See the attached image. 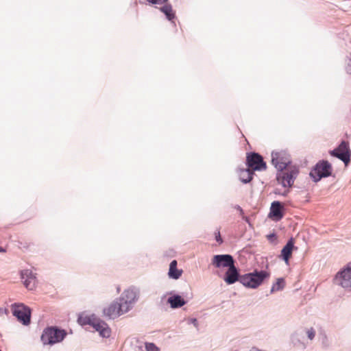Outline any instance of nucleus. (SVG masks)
I'll return each mask as SVG.
<instances>
[{"instance_id":"f257e3e1","label":"nucleus","mask_w":351,"mask_h":351,"mask_svg":"<svg viewBox=\"0 0 351 351\" xmlns=\"http://www.w3.org/2000/svg\"><path fill=\"white\" fill-rule=\"evenodd\" d=\"M270 273L265 270L243 275L240 277L239 281L245 287L255 289L260 286L265 279L269 278Z\"/></svg>"},{"instance_id":"f03ea898","label":"nucleus","mask_w":351,"mask_h":351,"mask_svg":"<svg viewBox=\"0 0 351 351\" xmlns=\"http://www.w3.org/2000/svg\"><path fill=\"white\" fill-rule=\"evenodd\" d=\"M66 333L56 327H48L43 330L41 341L45 345H53L63 340Z\"/></svg>"},{"instance_id":"7ed1b4c3","label":"nucleus","mask_w":351,"mask_h":351,"mask_svg":"<svg viewBox=\"0 0 351 351\" xmlns=\"http://www.w3.org/2000/svg\"><path fill=\"white\" fill-rule=\"evenodd\" d=\"M298 172V169L296 167H289L287 169L281 171L278 173V183L285 188H291L294 183V180Z\"/></svg>"},{"instance_id":"20e7f679","label":"nucleus","mask_w":351,"mask_h":351,"mask_svg":"<svg viewBox=\"0 0 351 351\" xmlns=\"http://www.w3.org/2000/svg\"><path fill=\"white\" fill-rule=\"evenodd\" d=\"M332 166L326 160H322L317 163L315 167L310 172V176L315 182L319 181L322 178L331 175Z\"/></svg>"},{"instance_id":"39448f33","label":"nucleus","mask_w":351,"mask_h":351,"mask_svg":"<svg viewBox=\"0 0 351 351\" xmlns=\"http://www.w3.org/2000/svg\"><path fill=\"white\" fill-rule=\"evenodd\" d=\"M128 311L127 304H122L119 299H117L104 309V314L109 318L114 319Z\"/></svg>"},{"instance_id":"423d86ee","label":"nucleus","mask_w":351,"mask_h":351,"mask_svg":"<svg viewBox=\"0 0 351 351\" xmlns=\"http://www.w3.org/2000/svg\"><path fill=\"white\" fill-rule=\"evenodd\" d=\"M291 161L289 155L285 152H273L271 153V163L279 171L287 169Z\"/></svg>"},{"instance_id":"0eeeda50","label":"nucleus","mask_w":351,"mask_h":351,"mask_svg":"<svg viewBox=\"0 0 351 351\" xmlns=\"http://www.w3.org/2000/svg\"><path fill=\"white\" fill-rule=\"evenodd\" d=\"M13 315L23 324L27 325L30 322L31 311L23 304H14L12 305Z\"/></svg>"},{"instance_id":"6e6552de","label":"nucleus","mask_w":351,"mask_h":351,"mask_svg":"<svg viewBox=\"0 0 351 351\" xmlns=\"http://www.w3.org/2000/svg\"><path fill=\"white\" fill-rule=\"evenodd\" d=\"M246 164L252 171H263L267 169L263 157L257 153L248 154L246 157Z\"/></svg>"},{"instance_id":"1a4fd4ad","label":"nucleus","mask_w":351,"mask_h":351,"mask_svg":"<svg viewBox=\"0 0 351 351\" xmlns=\"http://www.w3.org/2000/svg\"><path fill=\"white\" fill-rule=\"evenodd\" d=\"M331 156H335L342 160L347 166L350 161L351 151L347 142L342 141L335 149L330 152Z\"/></svg>"},{"instance_id":"9d476101","label":"nucleus","mask_w":351,"mask_h":351,"mask_svg":"<svg viewBox=\"0 0 351 351\" xmlns=\"http://www.w3.org/2000/svg\"><path fill=\"white\" fill-rule=\"evenodd\" d=\"M212 265L218 269L229 268L234 265V260L231 255H215L212 258Z\"/></svg>"},{"instance_id":"9b49d317","label":"nucleus","mask_w":351,"mask_h":351,"mask_svg":"<svg viewBox=\"0 0 351 351\" xmlns=\"http://www.w3.org/2000/svg\"><path fill=\"white\" fill-rule=\"evenodd\" d=\"M336 279L342 287H351V262L348 264L343 271L337 274Z\"/></svg>"},{"instance_id":"f8f14e48","label":"nucleus","mask_w":351,"mask_h":351,"mask_svg":"<svg viewBox=\"0 0 351 351\" xmlns=\"http://www.w3.org/2000/svg\"><path fill=\"white\" fill-rule=\"evenodd\" d=\"M122 304H125L128 306V311L131 308V304L138 299V295L135 290L128 289L125 290L121 298H119Z\"/></svg>"},{"instance_id":"ddd939ff","label":"nucleus","mask_w":351,"mask_h":351,"mask_svg":"<svg viewBox=\"0 0 351 351\" xmlns=\"http://www.w3.org/2000/svg\"><path fill=\"white\" fill-rule=\"evenodd\" d=\"M93 328L95 329L102 337L108 338L110 336L111 330L104 321L97 318L93 325Z\"/></svg>"},{"instance_id":"4468645a","label":"nucleus","mask_w":351,"mask_h":351,"mask_svg":"<svg viewBox=\"0 0 351 351\" xmlns=\"http://www.w3.org/2000/svg\"><path fill=\"white\" fill-rule=\"evenodd\" d=\"M294 248V241L293 239H291L284 246L281 250L280 256L285 261L287 265L289 263V259L292 256V252Z\"/></svg>"},{"instance_id":"2eb2a0df","label":"nucleus","mask_w":351,"mask_h":351,"mask_svg":"<svg viewBox=\"0 0 351 351\" xmlns=\"http://www.w3.org/2000/svg\"><path fill=\"white\" fill-rule=\"evenodd\" d=\"M223 280L228 285L233 284L239 280V273L234 265L228 268Z\"/></svg>"},{"instance_id":"dca6fc26","label":"nucleus","mask_w":351,"mask_h":351,"mask_svg":"<svg viewBox=\"0 0 351 351\" xmlns=\"http://www.w3.org/2000/svg\"><path fill=\"white\" fill-rule=\"evenodd\" d=\"M282 206L279 202H274L271 204L269 216L278 221L283 217Z\"/></svg>"},{"instance_id":"f3484780","label":"nucleus","mask_w":351,"mask_h":351,"mask_svg":"<svg viewBox=\"0 0 351 351\" xmlns=\"http://www.w3.org/2000/svg\"><path fill=\"white\" fill-rule=\"evenodd\" d=\"M23 284L25 287L29 290H32L36 287V278L32 276L31 271L25 270L21 273Z\"/></svg>"},{"instance_id":"a211bd4d","label":"nucleus","mask_w":351,"mask_h":351,"mask_svg":"<svg viewBox=\"0 0 351 351\" xmlns=\"http://www.w3.org/2000/svg\"><path fill=\"white\" fill-rule=\"evenodd\" d=\"M182 274V269H178L177 268V261L176 260H173L171 262L169 265V269L168 275L169 278L173 279H178Z\"/></svg>"},{"instance_id":"6ab92c4d","label":"nucleus","mask_w":351,"mask_h":351,"mask_svg":"<svg viewBox=\"0 0 351 351\" xmlns=\"http://www.w3.org/2000/svg\"><path fill=\"white\" fill-rule=\"evenodd\" d=\"M97 317L94 315H88L84 313H82L77 319L78 323L82 326L90 325L93 326Z\"/></svg>"},{"instance_id":"aec40b11","label":"nucleus","mask_w":351,"mask_h":351,"mask_svg":"<svg viewBox=\"0 0 351 351\" xmlns=\"http://www.w3.org/2000/svg\"><path fill=\"white\" fill-rule=\"evenodd\" d=\"M160 10L165 14L169 21H172L176 18V12L171 4L166 3L160 8Z\"/></svg>"},{"instance_id":"412c9836","label":"nucleus","mask_w":351,"mask_h":351,"mask_svg":"<svg viewBox=\"0 0 351 351\" xmlns=\"http://www.w3.org/2000/svg\"><path fill=\"white\" fill-rule=\"evenodd\" d=\"M250 169H240L239 176L241 181L243 183L250 182L253 178V173Z\"/></svg>"},{"instance_id":"4be33fe9","label":"nucleus","mask_w":351,"mask_h":351,"mask_svg":"<svg viewBox=\"0 0 351 351\" xmlns=\"http://www.w3.org/2000/svg\"><path fill=\"white\" fill-rule=\"evenodd\" d=\"M168 303L170 304L171 308H177L184 306L186 302L181 296L176 295L169 298Z\"/></svg>"},{"instance_id":"5701e85b","label":"nucleus","mask_w":351,"mask_h":351,"mask_svg":"<svg viewBox=\"0 0 351 351\" xmlns=\"http://www.w3.org/2000/svg\"><path fill=\"white\" fill-rule=\"evenodd\" d=\"M285 287V281L282 278H278L271 289V292L278 291L282 289Z\"/></svg>"},{"instance_id":"b1692460","label":"nucleus","mask_w":351,"mask_h":351,"mask_svg":"<svg viewBox=\"0 0 351 351\" xmlns=\"http://www.w3.org/2000/svg\"><path fill=\"white\" fill-rule=\"evenodd\" d=\"M147 351H158V348L153 343H147L145 344Z\"/></svg>"},{"instance_id":"393cba45","label":"nucleus","mask_w":351,"mask_h":351,"mask_svg":"<svg viewBox=\"0 0 351 351\" xmlns=\"http://www.w3.org/2000/svg\"><path fill=\"white\" fill-rule=\"evenodd\" d=\"M30 245H31L30 242L23 241H19V247L21 249H28Z\"/></svg>"},{"instance_id":"a878e982","label":"nucleus","mask_w":351,"mask_h":351,"mask_svg":"<svg viewBox=\"0 0 351 351\" xmlns=\"http://www.w3.org/2000/svg\"><path fill=\"white\" fill-rule=\"evenodd\" d=\"M307 335L308 337L312 340L315 335V331L313 328H311L309 330H307Z\"/></svg>"},{"instance_id":"bb28decb","label":"nucleus","mask_w":351,"mask_h":351,"mask_svg":"<svg viewBox=\"0 0 351 351\" xmlns=\"http://www.w3.org/2000/svg\"><path fill=\"white\" fill-rule=\"evenodd\" d=\"M168 0H147L149 3L152 4H163L165 3Z\"/></svg>"},{"instance_id":"cd10ccee","label":"nucleus","mask_w":351,"mask_h":351,"mask_svg":"<svg viewBox=\"0 0 351 351\" xmlns=\"http://www.w3.org/2000/svg\"><path fill=\"white\" fill-rule=\"evenodd\" d=\"M215 239H216V241L219 243H222L223 241H222V239L221 237L219 230H217V232H215Z\"/></svg>"},{"instance_id":"c85d7f7f","label":"nucleus","mask_w":351,"mask_h":351,"mask_svg":"<svg viewBox=\"0 0 351 351\" xmlns=\"http://www.w3.org/2000/svg\"><path fill=\"white\" fill-rule=\"evenodd\" d=\"M192 323L194 324V326H195L196 327L197 326V321L196 319H193L192 320Z\"/></svg>"},{"instance_id":"c756f323","label":"nucleus","mask_w":351,"mask_h":351,"mask_svg":"<svg viewBox=\"0 0 351 351\" xmlns=\"http://www.w3.org/2000/svg\"><path fill=\"white\" fill-rule=\"evenodd\" d=\"M3 250L0 247V252H3Z\"/></svg>"}]
</instances>
